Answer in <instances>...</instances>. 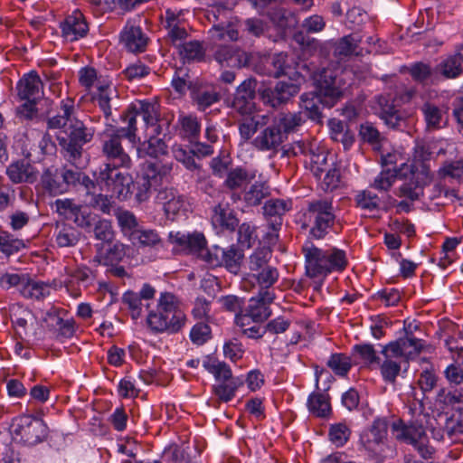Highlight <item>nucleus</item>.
Returning a JSON list of instances; mask_svg holds the SVG:
<instances>
[{"instance_id": "3", "label": "nucleus", "mask_w": 463, "mask_h": 463, "mask_svg": "<svg viewBox=\"0 0 463 463\" xmlns=\"http://www.w3.org/2000/svg\"><path fill=\"white\" fill-rule=\"evenodd\" d=\"M185 320L178 298L170 292L160 294L156 309L149 312L146 317L147 326L154 333H177L184 326Z\"/></svg>"}, {"instance_id": "23", "label": "nucleus", "mask_w": 463, "mask_h": 463, "mask_svg": "<svg viewBox=\"0 0 463 463\" xmlns=\"http://www.w3.org/2000/svg\"><path fill=\"white\" fill-rule=\"evenodd\" d=\"M256 81L252 79L243 80L237 88L232 107L241 115H250L255 109Z\"/></svg>"}, {"instance_id": "40", "label": "nucleus", "mask_w": 463, "mask_h": 463, "mask_svg": "<svg viewBox=\"0 0 463 463\" xmlns=\"http://www.w3.org/2000/svg\"><path fill=\"white\" fill-rule=\"evenodd\" d=\"M262 209L268 225L276 228L282 225V216L290 209V203L282 199H269Z\"/></svg>"}, {"instance_id": "42", "label": "nucleus", "mask_w": 463, "mask_h": 463, "mask_svg": "<svg viewBox=\"0 0 463 463\" xmlns=\"http://www.w3.org/2000/svg\"><path fill=\"white\" fill-rule=\"evenodd\" d=\"M269 116L267 114H255L251 117L243 118L239 122V133L241 138L244 142H248L254 138L253 136L258 134L260 129L269 123Z\"/></svg>"}, {"instance_id": "37", "label": "nucleus", "mask_w": 463, "mask_h": 463, "mask_svg": "<svg viewBox=\"0 0 463 463\" xmlns=\"http://www.w3.org/2000/svg\"><path fill=\"white\" fill-rule=\"evenodd\" d=\"M352 355L354 364H360L363 368L373 369L381 362L373 345L370 343L354 345L352 347Z\"/></svg>"}, {"instance_id": "58", "label": "nucleus", "mask_w": 463, "mask_h": 463, "mask_svg": "<svg viewBox=\"0 0 463 463\" xmlns=\"http://www.w3.org/2000/svg\"><path fill=\"white\" fill-rule=\"evenodd\" d=\"M95 191L96 188L90 190L89 194H85V203L105 214H109L114 207V202L111 200V197L102 194H96Z\"/></svg>"}, {"instance_id": "13", "label": "nucleus", "mask_w": 463, "mask_h": 463, "mask_svg": "<svg viewBox=\"0 0 463 463\" xmlns=\"http://www.w3.org/2000/svg\"><path fill=\"white\" fill-rule=\"evenodd\" d=\"M79 82L87 90L94 86L98 89V103L104 113L106 119L111 115L110 100L112 95L116 96V90L110 84L101 83L97 76V71L91 67H83L79 71Z\"/></svg>"}, {"instance_id": "63", "label": "nucleus", "mask_w": 463, "mask_h": 463, "mask_svg": "<svg viewBox=\"0 0 463 463\" xmlns=\"http://www.w3.org/2000/svg\"><path fill=\"white\" fill-rule=\"evenodd\" d=\"M96 240L100 241V244L112 243L114 240V231L111 222L106 219H98L93 224L92 229Z\"/></svg>"}, {"instance_id": "50", "label": "nucleus", "mask_w": 463, "mask_h": 463, "mask_svg": "<svg viewBox=\"0 0 463 463\" xmlns=\"http://www.w3.org/2000/svg\"><path fill=\"white\" fill-rule=\"evenodd\" d=\"M420 110L423 114L427 129H439L446 123L445 110L432 102H425Z\"/></svg>"}, {"instance_id": "34", "label": "nucleus", "mask_w": 463, "mask_h": 463, "mask_svg": "<svg viewBox=\"0 0 463 463\" xmlns=\"http://www.w3.org/2000/svg\"><path fill=\"white\" fill-rule=\"evenodd\" d=\"M74 114V99L71 98L61 99L60 103V112L47 118V128L51 130L59 129L60 131L65 129L71 122L80 121L75 118Z\"/></svg>"}, {"instance_id": "57", "label": "nucleus", "mask_w": 463, "mask_h": 463, "mask_svg": "<svg viewBox=\"0 0 463 463\" xmlns=\"http://www.w3.org/2000/svg\"><path fill=\"white\" fill-rule=\"evenodd\" d=\"M326 365L337 376L345 377L352 368V360L350 356L345 354L334 353L329 356Z\"/></svg>"}, {"instance_id": "45", "label": "nucleus", "mask_w": 463, "mask_h": 463, "mask_svg": "<svg viewBox=\"0 0 463 463\" xmlns=\"http://www.w3.org/2000/svg\"><path fill=\"white\" fill-rule=\"evenodd\" d=\"M243 190L241 196L247 206H258L270 194L269 184L263 181H255Z\"/></svg>"}, {"instance_id": "61", "label": "nucleus", "mask_w": 463, "mask_h": 463, "mask_svg": "<svg viewBox=\"0 0 463 463\" xmlns=\"http://www.w3.org/2000/svg\"><path fill=\"white\" fill-rule=\"evenodd\" d=\"M351 430L345 422L332 424L329 428L328 438L336 448L344 447L349 440Z\"/></svg>"}, {"instance_id": "29", "label": "nucleus", "mask_w": 463, "mask_h": 463, "mask_svg": "<svg viewBox=\"0 0 463 463\" xmlns=\"http://www.w3.org/2000/svg\"><path fill=\"white\" fill-rule=\"evenodd\" d=\"M94 281L92 270L85 265L65 268L64 284L69 291L78 294L81 288H86Z\"/></svg>"}, {"instance_id": "2", "label": "nucleus", "mask_w": 463, "mask_h": 463, "mask_svg": "<svg viewBox=\"0 0 463 463\" xmlns=\"http://www.w3.org/2000/svg\"><path fill=\"white\" fill-rule=\"evenodd\" d=\"M94 136L91 128L82 121H73L63 130L56 134L62 158L71 166L84 168L87 165L84 146L90 143Z\"/></svg>"}, {"instance_id": "1", "label": "nucleus", "mask_w": 463, "mask_h": 463, "mask_svg": "<svg viewBox=\"0 0 463 463\" xmlns=\"http://www.w3.org/2000/svg\"><path fill=\"white\" fill-rule=\"evenodd\" d=\"M317 91L303 93L300 96V108L312 120H319L322 109L331 108L343 92L341 79L337 71L330 68H323L316 76Z\"/></svg>"}, {"instance_id": "54", "label": "nucleus", "mask_w": 463, "mask_h": 463, "mask_svg": "<svg viewBox=\"0 0 463 463\" xmlns=\"http://www.w3.org/2000/svg\"><path fill=\"white\" fill-rule=\"evenodd\" d=\"M307 408L313 415L320 418L327 417L331 412L327 396L320 392H314L308 396Z\"/></svg>"}, {"instance_id": "32", "label": "nucleus", "mask_w": 463, "mask_h": 463, "mask_svg": "<svg viewBox=\"0 0 463 463\" xmlns=\"http://www.w3.org/2000/svg\"><path fill=\"white\" fill-rule=\"evenodd\" d=\"M386 345L382 346L381 354L383 356L379 366L381 376L383 382L387 383H395L397 377L400 375L402 368H404L403 361L396 354L392 355L390 350H387Z\"/></svg>"}, {"instance_id": "16", "label": "nucleus", "mask_w": 463, "mask_h": 463, "mask_svg": "<svg viewBox=\"0 0 463 463\" xmlns=\"http://www.w3.org/2000/svg\"><path fill=\"white\" fill-rule=\"evenodd\" d=\"M66 314L65 310L56 307H51L46 310L43 321L52 332L53 337L62 342L65 339L73 337L76 333V322L73 318L65 319L63 316Z\"/></svg>"}, {"instance_id": "20", "label": "nucleus", "mask_w": 463, "mask_h": 463, "mask_svg": "<svg viewBox=\"0 0 463 463\" xmlns=\"http://www.w3.org/2000/svg\"><path fill=\"white\" fill-rule=\"evenodd\" d=\"M302 250L305 257L306 274L309 278L326 277L329 274L325 250L307 241L303 245Z\"/></svg>"}, {"instance_id": "49", "label": "nucleus", "mask_w": 463, "mask_h": 463, "mask_svg": "<svg viewBox=\"0 0 463 463\" xmlns=\"http://www.w3.org/2000/svg\"><path fill=\"white\" fill-rule=\"evenodd\" d=\"M361 41L362 37L358 33H351L342 37L335 43V55L339 58L359 55L361 53L359 47Z\"/></svg>"}, {"instance_id": "30", "label": "nucleus", "mask_w": 463, "mask_h": 463, "mask_svg": "<svg viewBox=\"0 0 463 463\" xmlns=\"http://www.w3.org/2000/svg\"><path fill=\"white\" fill-rule=\"evenodd\" d=\"M214 60L222 66L242 68L249 65L250 54L232 45H220Z\"/></svg>"}, {"instance_id": "35", "label": "nucleus", "mask_w": 463, "mask_h": 463, "mask_svg": "<svg viewBox=\"0 0 463 463\" xmlns=\"http://www.w3.org/2000/svg\"><path fill=\"white\" fill-rule=\"evenodd\" d=\"M184 12L182 10L166 9L164 15V24L167 30V35L173 43L182 41L187 37L184 26Z\"/></svg>"}, {"instance_id": "43", "label": "nucleus", "mask_w": 463, "mask_h": 463, "mask_svg": "<svg viewBox=\"0 0 463 463\" xmlns=\"http://www.w3.org/2000/svg\"><path fill=\"white\" fill-rule=\"evenodd\" d=\"M406 177L407 172L404 171L403 163H401L399 168H383L371 184V186L378 191L386 192L392 186L397 178Z\"/></svg>"}, {"instance_id": "44", "label": "nucleus", "mask_w": 463, "mask_h": 463, "mask_svg": "<svg viewBox=\"0 0 463 463\" xmlns=\"http://www.w3.org/2000/svg\"><path fill=\"white\" fill-rule=\"evenodd\" d=\"M82 168L75 167V170L64 167L61 172V177L67 189L70 185H80L85 194H89L90 190L96 188L95 183L81 172Z\"/></svg>"}, {"instance_id": "26", "label": "nucleus", "mask_w": 463, "mask_h": 463, "mask_svg": "<svg viewBox=\"0 0 463 463\" xmlns=\"http://www.w3.org/2000/svg\"><path fill=\"white\" fill-rule=\"evenodd\" d=\"M156 201L164 205V211L169 220L186 211L185 197L173 188H165L158 192Z\"/></svg>"}, {"instance_id": "39", "label": "nucleus", "mask_w": 463, "mask_h": 463, "mask_svg": "<svg viewBox=\"0 0 463 463\" xmlns=\"http://www.w3.org/2000/svg\"><path fill=\"white\" fill-rule=\"evenodd\" d=\"M6 175L14 183H33L37 178L34 167L25 160H19L12 163L6 168Z\"/></svg>"}, {"instance_id": "25", "label": "nucleus", "mask_w": 463, "mask_h": 463, "mask_svg": "<svg viewBox=\"0 0 463 463\" xmlns=\"http://www.w3.org/2000/svg\"><path fill=\"white\" fill-rule=\"evenodd\" d=\"M61 36L68 42H75L85 37L89 32V26L84 15L79 10L66 16L61 23Z\"/></svg>"}, {"instance_id": "11", "label": "nucleus", "mask_w": 463, "mask_h": 463, "mask_svg": "<svg viewBox=\"0 0 463 463\" xmlns=\"http://www.w3.org/2000/svg\"><path fill=\"white\" fill-rule=\"evenodd\" d=\"M141 117L146 126H155L158 121V104L147 100H138L132 104L128 109L121 115L122 120L127 123L128 129L121 130L131 139L137 137V118Z\"/></svg>"}, {"instance_id": "51", "label": "nucleus", "mask_w": 463, "mask_h": 463, "mask_svg": "<svg viewBox=\"0 0 463 463\" xmlns=\"http://www.w3.org/2000/svg\"><path fill=\"white\" fill-rule=\"evenodd\" d=\"M180 136L193 143L199 137L201 124L196 116L181 114L178 118Z\"/></svg>"}, {"instance_id": "15", "label": "nucleus", "mask_w": 463, "mask_h": 463, "mask_svg": "<svg viewBox=\"0 0 463 463\" xmlns=\"http://www.w3.org/2000/svg\"><path fill=\"white\" fill-rule=\"evenodd\" d=\"M387 350L392 352V354L399 356L404 364V371L406 372L409 367V362L415 359L425 347V341L417 338L411 331L408 332L405 328V335L399 337L394 341L386 344Z\"/></svg>"}, {"instance_id": "64", "label": "nucleus", "mask_w": 463, "mask_h": 463, "mask_svg": "<svg viewBox=\"0 0 463 463\" xmlns=\"http://www.w3.org/2000/svg\"><path fill=\"white\" fill-rule=\"evenodd\" d=\"M141 298L137 292L128 290L121 298L122 304L128 310L133 320L138 319L143 312Z\"/></svg>"}, {"instance_id": "59", "label": "nucleus", "mask_w": 463, "mask_h": 463, "mask_svg": "<svg viewBox=\"0 0 463 463\" xmlns=\"http://www.w3.org/2000/svg\"><path fill=\"white\" fill-rule=\"evenodd\" d=\"M272 256V251L269 248L262 247L256 249L249 257V269L250 271L256 273L269 264Z\"/></svg>"}, {"instance_id": "48", "label": "nucleus", "mask_w": 463, "mask_h": 463, "mask_svg": "<svg viewBox=\"0 0 463 463\" xmlns=\"http://www.w3.org/2000/svg\"><path fill=\"white\" fill-rule=\"evenodd\" d=\"M203 366L214 376L218 383L234 380L230 365L225 362L219 361L215 357L211 355L205 356L203 360Z\"/></svg>"}, {"instance_id": "9", "label": "nucleus", "mask_w": 463, "mask_h": 463, "mask_svg": "<svg viewBox=\"0 0 463 463\" xmlns=\"http://www.w3.org/2000/svg\"><path fill=\"white\" fill-rule=\"evenodd\" d=\"M119 167H111L105 164L99 168L98 182L104 184L106 189L119 200H127L132 194V176L118 170Z\"/></svg>"}, {"instance_id": "33", "label": "nucleus", "mask_w": 463, "mask_h": 463, "mask_svg": "<svg viewBox=\"0 0 463 463\" xmlns=\"http://www.w3.org/2000/svg\"><path fill=\"white\" fill-rule=\"evenodd\" d=\"M254 178V172L249 171L242 166H236L234 168H230L223 184L227 189L233 192L232 198L233 201H236L237 199H241V194L236 192L244 190Z\"/></svg>"}, {"instance_id": "12", "label": "nucleus", "mask_w": 463, "mask_h": 463, "mask_svg": "<svg viewBox=\"0 0 463 463\" xmlns=\"http://www.w3.org/2000/svg\"><path fill=\"white\" fill-rule=\"evenodd\" d=\"M392 430L397 440L412 445L423 458H430L433 452L428 446L424 428L418 424H405L402 420L392 422Z\"/></svg>"}, {"instance_id": "62", "label": "nucleus", "mask_w": 463, "mask_h": 463, "mask_svg": "<svg viewBox=\"0 0 463 463\" xmlns=\"http://www.w3.org/2000/svg\"><path fill=\"white\" fill-rule=\"evenodd\" d=\"M24 246L22 240L14 238L8 232H0V257H9L18 252Z\"/></svg>"}, {"instance_id": "19", "label": "nucleus", "mask_w": 463, "mask_h": 463, "mask_svg": "<svg viewBox=\"0 0 463 463\" xmlns=\"http://www.w3.org/2000/svg\"><path fill=\"white\" fill-rule=\"evenodd\" d=\"M300 90V86L291 79L279 80L274 88H268L261 92V99L265 104L277 108L288 102L292 97Z\"/></svg>"}, {"instance_id": "36", "label": "nucleus", "mask_w": 463, "mask_h": 463, "mask_svg": "<svg viewBox=\"0 0 463 463\" xmlns=\"http://www.w3.org/2000/svg\"><path fill=\"white\" fill-rule=\"evenodd\" d=\"M212 224L219 231H233L238 225L233 210L228 203H219L213 208Z\"/></svg>"}, {"instance_id": "4", "label": "nucleus", "mask_w": 463, "mask_h": 463, "mask_svg": "<svg viewBox=\"0 0 463 463\" xmlns=\"http://www.w3.org/2000/svg\"><path fill=\"white\" fill-rule=\"evenodd\" d=\"M173 170V164L162 161H146L142 164L140 173L133 181L131 190L135 200L146 202L152 194L167 178Z\"/></svg>"}, {"instance_id": "60", "label": "nucleus", "mask_w": 463, "mask_h": 463, "mask_svg": "<svg viewBox=\"0 0 463 463\" xmlns=\"http://www.w3.org/2000/svg\"><path fill=\"white\" fill-rule=\"evenodd\" d=\"M409 72L412 79L423 84L432 83L436 78V69L433 70L424 62H415L411 65Z\"/></svg>"}, {"instance_id": "38", "label": "nucleus", "mask_w": 463, "mask_h": 463, "mask_svg": "<svg viewBox=\"0 0 463 463\" xmlns=\"http://www.w3.org/2000/svg\"><path fill=\"white\" fill-rule=\"evenodd\" d=\"M437 73L446 79L458 78L463 72V46L454 54L449 55L436 66Z\"/></svg>"}, {"instance_id": "47", "label": "nucleus", "mask_w": 463, "mask_h": 463, "mask_svg": "<svg viewBox=\"0 0 463 463\" xmlns=\"http://www.w3.org/2000/svg\"><path fill=\"white\" fill-rule=\"evenodd\" d=\"M53 236L59 247H74L80 241V232L69 223L57 222Z\"/></svg>"}, {"instance_id": "24", "label": "nucleus", "mask_w": 463, "mask_h": 463, "mask_svg": "<svg viewBox=\"0 0 463 463\" xmlns=\"http://www.w3.org/2000/svg\"><path fill=\"white\" fill-rule=\"evenodd\" d=\"M120 43L130 52H142L146 50L148 37L139 25L128 21L120 32Z\"/></svg>"}, {"instance_id": "6", "label": "nucleus", "mask_w": 463, "mask_h": 463, "mask_svg": "<svg viewBox=\"0 0 463 463\" xmlns=\"http://www.w3.org/2000/svg\"><path fill=\"white\" fill-rule=\"evenodd\" d=\"M306 217L308 220L309 235L316 240L324 239L335 223V213L331 199H314L307 203Z\"/></svg>"}, {"instance_id": "53", "label": "nucleus", "mask_w": 463, "mask_h": 463, "mask_svg": "<svg viewBox=\"0 0 463 463\" xmlns=\"http://www.w3.org/2000/svg\"><path fill=\"white\" fill-rule=\"evenodd\" d=\"M325 250L329 274L333 272H343L349 263L346 252L336 247H332Z\"/></svg>"}, {"instance_id": "52", "label": "nucleus", "mask_w": 463, "mask_h": 463, "mask_svg": "<svg viewBox=\"0 0 463 463\" xmlns=\"http://www.w3.org/2000/svg\"><path fill=\"white\" fill-rule=\"evenodd\" d=\"M242 384L243 380L235 377L234 380L221 382L213 385V392L221 402H228L235 397L238 388Z\"/></svg>"}, {"instance_id": "55", "label": "nucleus", "mask_w": 463, "mask_h": 463, "mask_svg": "<svg viewBox=\"0 0 463 463\" xmlns=\"http://www.w3.org/2000/svg\"><path fill=\"white\" fill-rule=\"evenodd\" d=\"M179 55L184 63L201 61L204 58V49L198 41H190L179 45Z\"/></svg>"}, {"instance_id": "14", "label": "nucleus", "mask_w": 463, "mask_h": 463, "mask_svg": "<svg viewBox=\"0 0 463 463\" xmlns=\"http://www.w3.org/2000/svg\"><path fill=\"white\" fill-rule=\"evenodd\" d=\"M275 294L269 289H260L259 293L250 298L244 315L236 316V323L244 326V320L250 318L253 322H263L271 316L269 305L273 302Z\"/></svg>"}, {"instance_id": "41", "label": "nucleus", "mask_w": 463, "mask_h": 463, "mask_svg": "<svg viewBox=\"0 0 463 463\" xmlns=\"http://www.w3.org/2000/svg\"><path fill=\"white\" fill-rule=\"evenodd\" d=\"M97 254L95 259L103 265H113L120 261L126 255L125 246L120 242L97 244Z\"/></svg>"}, {"instance_id": "56", "label": "nucleus", "mask_w": 463, "mask_h": 463, "mask_svg": "<svg viewBox=\"0 0 463 463\" xmlns=\"http://www.w3.org/2000/svg\"><path fill=\"white\" fill-rule=\"evenodd\" d=\"M20 294L25 298L39 300L50 294V288L46 284L33 280L28 276Z\"/></svg>"}, {"instance_id": "27", "label": "nucleus", "mask_w": 463, "mask_h": 463, "mask_svg": "<svg viewBox=\"0 0 463 463\" xmlns=\"http://www.w3.org/2000/svg\"><path fill=\"white\" fill-rule=\"evenodd\" d=\"M17 95L20 100L39 101L43 95V86L38 73L32 71L17 82Z\"/></svg>"}, {"instance_id": "17", "label": "nucleus", "mask_w": 463, "mask_h": 463, "mask_svg": "<svg viewBox=\"0 0 463 463\" xmlns=\"http://www.w3.org/2000/svg\"><path fill=\"white\" fill-rule=\"evenodd\" d=\"M283 131L269 118V123L261 128L251 141V146L260 152L277 154L286 141Z\"/></svg>"}, {"instance_id": "46", "label": "nucleus", "mask_w": 463, "mask_h": 463, "mask_svg": "<svg viewBox=\"0 0 463 463\" xmlns=\"http://www.w3.org/2000/svg\"><path fill=\"white\" fill-rule=\"evenodd\" d=\"M272 121L280 128L284 134V138L287 139L288 135L295 132L305 122L304 118L300 112H280L274 116Z\"/></svg>"}, {"instance_id": "21", "label": "nucleus", "mask_w": 463, "mask_h": 463, "mask_svg": "<svg viewBox=\"0 0 463 463\" xmlns=\"http://www.w3.org/2000/svg\"><path fill=\"white\" fill-rule=\"evenodd\" d=\"M292 153L294 156L304 155L308 158L310 169L317 178H321L322 174L326 171L327 158L325 150L314 147L305 141H298L292 146Z\"/></svg>"}, {"instance_id": "18", "label": "nucleus", "mask_w": 463, "mask_h": 463, "mask_svg": "<svg viewBox=\"0 0 463 463\" xmlns=\"http://www.w3.org/2000/svg\"><path fill=\"white\" fill-rule=\"evenodd\" d=\"M207 264L212 267L224 266L230 272L237 274L240 270L243 253L236 246L226 249L217 245L211 247V252H206Z\"/></svg>"}, {"instance_id": "7", "label": "nucleus", "mask_w": 463, "mask_h": 463, "mask_svg": "<svg viewBox=\"0 0 463 463\" xmlns=\"http://www.w3.org/2000/svg\"><path fill=\"white\" fill-rule=\"evenodd\" d=\"M9 431L15 442L35 446L47 439L49 428L41 418L24 414L13 419Z\"/></svg>"}, {"instance_id": "5", "label": "nucleus", "mask_w": 463, "mask_h": 463, "mask_svg": "<svg viewBox=\"0 0 463 463\" xmlns=\"http://www.w3.org/2000/svg\"><path fill=\"white\" fill-rule=\"evenodd\" d=\"M389 422L385 418H376L360 436V441L376 463L396 456V449L388 440Z\"/></svg>"}, {"instance_id": "28", "label": "nucleus", "mask_w": 463, "mask_h": 463, "mask_svg": "<svg viewBox=\"0 0 463 463\" xmlns=\"http://www.w3.org/2000/svg\"><path fill=\"white\" fill-rule=\"evenodd\" d=\"M2 312L9 317L15 334L21 339L27 335L29 321H32L33 318L31 310L19 303H13L2 308Z\"/></svg>"}, {"instance_id": "31", "label": "nucleus", "mask_w": 463, "mask_h": 463, "mask_svg": "<svg viewBox=\"0 0 463 463\" xmlns=\"http://www.w3.org/2000/svg\"><path fill=\"white\" fill-rule=\"evenodd\" d=\"M373 109L375 114L378 115L387 126L392 128L400 127L402 118L394 106L391 97L385 95L375 96Z\"/></svg>"}, {"instance_id": "10", "label": "nucleus", "mask_w": 463, "mask_h": 463, "mask_svg": "<svg viewBox=\"0 0 463 463\" xmlns=\"http://www.w3.org/2000/svg\"><path fill=\"white\" fill-rule=\"evenodd\" d=\"M127 127L118 128L112 134L106 137L102 143V153L110 164L111 167H123L129 169L132 162L128 154L124 150L121 145V138L126 137L130 143L135 144L137 137L131 139L121 130H127Z\"/></svg>"}, {"instance_id": "22", "label": "nucleus", "mask_w": 463, "mask_h": 463, "mask_svg": "<svg viewBox=\"0 0 463 463\" xmlns=\"http://www.w3.org/2000/svg\"><path fill=\"white\" fill-rule=\"evenodd\" d=\"M171 238L175 243L184 250L196 255L205 263L207 262L206 252H211V248L206 247L207 241L202 232H194L184 233L177 232L175 234L171 233Z\"/></svg>"}, {"instance_id": "8", "label": "nucleus", "mask_w": 463, "mask_h": 463, "mask_svg": "<svg viewBox=\"0 0 463 463\" xmlns=\"http://www.w3.org/2000/svg\"><path fill=\"white\" fill-rule=\"evenodd\" d=\"M404 171L407 172L406 180L399 188L398 195L411 201L418 200L423 194V186L430 179V166L421 161H414L411 164L403 163Z\"/></svg>"}]
</instances>
